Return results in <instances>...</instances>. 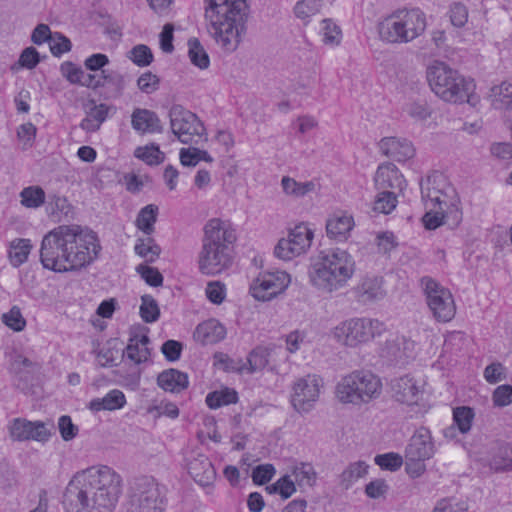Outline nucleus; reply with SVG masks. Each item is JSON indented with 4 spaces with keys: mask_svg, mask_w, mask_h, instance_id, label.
I'll list each match as a JSON object with an SVG mask.
<instances>
[{
    "mask_svg": "<svg viewBox=\"0 0 512 512\" xmlns=\"http://www.w3.org/2000/svg\"><path fill=\"white\" fill-rule=\"evenodd\" d=\"M120 483V476L110 467H90L70 480L63 495V505L67 512H113Z\"/></svg>",
    "mask_w": 512,
    "mask_h": 512,
    "instance_id": "nucleus-1",
    "label": "nucleus"
},
{
    "mask_svg": "<svg viewBox=\"0 0 512 512\" xmlns=\"http://www.w3.org/2000/svg\"><path fill=\"white\" fill-rule=\"evenodd\" d=\"M208 31L226 52H234L246 32L249 15L247 0H205Z\"/></svg>",
    "mask_w": 512,
    "mask_h": 512,
    "instance_id": "nucleus-2",
    "label": "nucleus"
},
{
    "mask_svg": "<svg viewBox=\"0 0 512 512\" xmlns=\"http://www.w3.org/2000/svg\"><path fill=\"white\" fill-rule=\"evenodd\" d=\"M237 236L228 222L210 219L204 226L202 248L198 255V267L204 275H217L228 269L233 261V244Z\"/></svg>",
    "mask_w": 512,
    "mask_h": 512,
    "instance_id": "nucleus-3",
    "label": "nucleus"
},
{
    "mask_svg": "<svg viewBox=\"0 0 512 512\" xmlns=\"http://www.w3.org/2000/svg\"><path fill=\"white\" fill-rule=\"evenodd\" d=\"M355 272V262L345 250L336 248L321 251L311 265L312 285L325 293L344 288Z\"/></svg>",
    "mask_w": 512,
    "mask_h": 512,
    "instance_id": "nucleus-4",
    "label": "nucleus"
},
{
    "mask_svg": "<svg viewBox=\"0 0 512 512\" xmlns=\"http://www.w3.org/2000/svg\"><path fill=\"white\" fill-rule=\"evenodd\" d=\"M425 29L426 16L418 8L396 10L378 24L380 39L390 44L411 42Z\"/></svg>",
    "mask_w": 512,
    "mask_h": 512,
    "instance_id": "nucleus-5",
    "label": "nucleus"
},
{
    "mask_svg": "<svg viewBox=\"0 0 512 512\" xmlns=\"http://www.w3.org/2000/svg\"><path fill=\"white\" fill-rule=\"evenodd\" d=\"M426 76L432 91L442 100L450 103L468 101L472 83L444 62H433L428 66Z\"/></svg>",
    "mask_w": 512,
    "mask_h": 512,
    "instance_id": "nucleus-6",
    "label": "nucleus"
},
{
    "mask_svg": "<svg viewBox=\"0 0 512 512\" xmlns=\"http://www.w3.org/2000/svg\"><path fill=\"white\" fill-rule=\"evenodd\" d=\"M78 232V225H60L49 231L42 239L40 261L44 268L63 272L66 260L69 259L73 240Z\"/></svg>",
    "mask_w": 512,
    "mask_h": 512,
    "instance_id": "nucleus-7",
    "label": "nucleus"
},
{
    "mask_svg": "<svg viewBox=\"0 0 512 512\" xmlns=\"http://www.w3.org/2000/svg\"><path fill=\"white\" fill-rule=\"evenodd\" d=\"M380 379L370 371H354L344 376L336 386V396L342 403L359 405L380 395Z\"/></svg>",
    "mask_w": 512,
    "mask_h": 512,
    "instance_id": "nucleus-8",
    "label": "nucleus"
},
{
    "mask_svg": "<svg viewBox=\"0 0 512 512\" xmlns=\"http://www.w3.org/2000/svg\"><path fill=\"white\" fill-rule=\"evenodd\" d=\"M384 330V323L377 319L351 318L337 325L333 330V335L339 343L356 347L381 335Z\"/></svg>",
    "mask_w": 512,
    "mask_h": 512,
    "instance_id": "nucleus-9",
    "label": "nucleus"
},
{
    "mask_svg": "<svg viewBox=\"0 0 512 512\" xmlns=\"http://www.w3.org/2000/svg\"><path fill=\"white\" fill-rule=\"evenodd\" d=\"M172 133L183 144L198 145L207 141L205 127L196 114L174 104L168 112Z\"/></svg>",
    "mask_w": 512,
    "mask_h": 512,
    "instance_id": "nucleus-10",
    "label": "nucleus"
},
{
    "mask_svg": "<svg viewBox=\"0 0 512 512\" xmlns=\"http://www.w3.org/2000/svg\"><path fill=\"white\" fill-rule=\"evenodd\" d=\"M131 489L127 512H164V495L154 478H138Z\"/></svg>",
    "mask_w": 512,
    "mask_h": 512,
    "instance_id": "nucleus-11",
    "label": "nucleus"
},
{
    "mask_svg": "<svg viewBox=\"0 0 512 512\" xmlns=\"http://www.w3.org/2000/svg\"><path fill=\"white\" fill-rule=\"evenodd\" d=\"M78 235L72 241L73 244L69 253V259L66 260L63 266V272L79 270L91 264L101 251V246L97 235L88 230H83L78 225Z\"/></svg>",
    "mask_w": 512,
    "mask_h": 512,
    "instance_id": "nucleus-12",
    "label": "nucleus"
},
{
    "mask_svg": "<svg viewBox=\"0 0 512 512\" xmlns=\"http://www.w3.org/2000/svg\"><path fill=\"white\" fill-rule=\"evenodd\" d=\"M426 296L427 305L434 318L439 322L450 321L456 313V306L451 292L429 276L420 280Z\"/></svg>",
    "mask_w": 512,
    "mask_h": 512,
    "instance_id": "nucleus-13",
    "label": "nucleus"
},
{
    "mask_svg": "<svg viewBox=\"0 0 512 512\" xmlns=\"http://www.w3.org/2000/svg\"><path fill=\"white\" fill-rule=\"evenodd\" d=\"M313 232L304 224L296 225L288 233L287 238L278 241L274 254L282 260H291L307 251L311 246Z\"/></svg>",
    "mask_w": 512,
    "mask_h": 512,
    "instance_id": "nucleus-14",
    "label": "nucleus"
},
{
    "mask_svg": "<svg viewBox=\"0 0 512 512\" xmlns=\"http://www.w3.org/2000/svg\"><path fill=\"white\" fill-rule=\"evenodd\" d=\"M9 436L13 441L47 442L51 436L53 424L42 421H29L25 418H14L7 426Z\"/></svg>",
    "mask_w": 512,
    "mask_h": 512,
    "instance_id": "nucleus-15",
    "label": "nucleus"
},
{
    "mask_svg": "<svg viewBox=\"0 0 512 512\" xmlns=\"http://www.w3.org/2000/svg\"><path fill=\"white\" fill-rule=\"evenodd\" d=\"M289 283L290 275L285 271L267 272L253 281L250 292L259 301H269L283 292Z\"/></svg>",
    "mask_w": 512,
    "mask_h": 512,
    "instance_id": "nucleus-16",
    "label": "nucleus"
},
{
    "mask_svg": "<svg viewBox=\"0 0 512 512\" xmlns=\"http://www.w3.org/2000/svg\"><path fill=\"white\" fill-rule=\"evenodd\" d=\"M322 379L317 375H307L298 379L293 386L291 403L300 413L310 411L319 398Z\"/></svg>",
    "mask_w": 512,
    "mask_h": 512,
    "instance_id": "nucleus-17",
    "label": "nucleus"
},
{
    "mask_svg": "<svg viewBox=\"0 0 512 512\" xmlns=\"http://www.w3.org/2000/svg\"><path fill=\"white\" fill-rule=\"evenodd\" d=\"M380 356L388 363L404 366L416 356V343L406 336H395L386 340Z\"/></svg>",
    "mask_w": 512,
    "mask_h": 512,
    "instance_id": "nucleus-18",
    "label": "nucleus"
},
{
    "mask_svg": "<svg viewBox=\"0 0 512 512\" xmlns=\"http://www.w3.org/2000/svg\"><path fill=\"white\" fill-rule=\"evenodd\" d=\"M435 454V446L430 430L426 427L418 428L411 436L406 448L405 459L428 460Z\"/></svg>",
    "mask_w": 512,
    "mask_h": 512,
    "instance_id": "nucleus-19",
    "label": "nucleus"
},
{
    "mask_svg": "<svg viewBox=\"0 0 512 512\" xmlns=\"http://www.w3.org/2000/svg\"><path fill=\"white\" fill-rule=\"evenodd\" d=\"M390 386L392 396L400 403L417 404L422 394L416 380L408 375L391 380Z\"/></svg>",
    "mask_w": 512,
    "mask_h": 512,
    "instance_id": "nucleus-20",
    "label": "nucleus"
},
{
    "mask_svg": "<svg viewBox=\"0 0 512 512\" xmlns=\"http://www.w3.org/2000/svg\"><path fill=\"white\" fill-rule=\"evenodd\" d=\"M131 126L139 134L162 133L164 128L156 112L135 108L131 114Z\"/></svg>",
    "mask_w": 512,
    "mask_h": 512,
    "instance_id": "nucleus-21",
    "label": "nucleus"
},
{
    "mask_svg": "<svg viewBox=\"0 0 512 512\" xmlns=\"http://www.w3.org/2000/svg\"><path fill=\"white\" fill-rule=\"evenodd\" d=\"M383 155L396 161H405L414 156L415 149L410 141L404 138L385 137L379 142Z\"/></svg>",
    "mask_w": 512,
    "mask_h": 512,
    "instance_id": "nucleus-22",
    "label": "nucleus"
},
{
    "mask_svg": "<svg viewBox=\"0 0 512 512\" xmlns=\"http://www.w3.org/2000/svg\"><path fill=\"white\" fill-rule=\"evenodd\" d=\"M188 472L195 482L203 487L212 484L216 478L212 462L203 454H197L189 460Z\"/></svg>",
    "mask_w": 512,
    "mask_h": 512,
    "instance_id": "nucleus-23",
    "label": "nucleus"
},
{
    "mask_svg": "<svg viewBox=\"0 0 512 512\" xmlns=\"http://www.w3.org/2000/svg\"><path fill=\"white\" fill-rule=\"evenodd\" d=\"M375 184L378 189L387 191L392 189L401 191L405 186V180L398 168L392 163L382 164L378 167L375 174Z\"/></svg>",
    "mask_w": 512,
    "mask_h": 512,
    "instance_id": "nucleus-24",
    "label": "nucleus"
},
{
    "mask_svg": "<svg viewBox=\"0 0 512 512\" xmlns=\"http://www.w3.org/2000/svg\"><path fill=\"white\" fill-rule=\"evenodd\" d=\"M157 384L166 392L180 393L188 388L189 378L186 373L170 368L158 375Z\"/></svg>",
    "mask_w": 512,
    "mask_h": 512,
    "instance_id": "nucleus-25",
    "label": "nucleus"
},
{
    "mask_svg": "<svg viewBox=\"0 0 512 512\" xmlns=\"http://www.w3.org/2000/svg\"><path fill=\"white\" fill-rule=\"evenodd\" d=\"M109 110L108 105L89 100L86 104V117L81 121L80 127L88 132L97 131L106 120Z\"/></svg>",
    "mask_w": 512,
    "mask_h": 512,
    "instance_id": "nucleus-26",
    "label": "nucleus"
},
{
    "mask_svg": "<svg viewBox=\"0 0 512 512\" xmlns=\"http://www.w3.org/2000/svg\"><path fill=\"white\" fill-rule=\"evenodd\" d=\"M225 327L215 319L200 323L195 330L194 337L202 344H214L225 338Z\"/></svg>",
    "mask_w": 512,
    "mask_h": 512,
    "instance_id": "nucleus-27",
    "label": "nucleus"
},
{
    "mask_svg": "<svg viewBox=\"0 0 512 512\" xmlns=\"http://www.w3.org/2000/svg\"><path fill=\"white\" fill-rule=\"evenodd\" d=\"M358 300L366 303L384 297L382 279L378 277L365 278L356 288Z\"/></svg>",
    "mask_w": 512,
    "mask_h": 512,
    "instance_id": "nucleus-28",
    "label": "nucleus"
},
{
    "mask_svg": "<svg viewBox=\"0 0 512 512\" xmlns=\"http://www.w3.org/2000/svg\"><path fill=\"white\" fill-rule=\"evenodd\" d=\"M354 226L351 216L341 215L333 216L327 220L326 231L328 237L335 240H344Z\"/></svg>",
    "mask_w": 512,
    "mask_h": 512,
    "instance_id": "nucleus-29",
    "label": "nucleus"
},
{
    "mask_svg": "<svg viewBox=\"0 0 512 512\" xmlns=\"http://www.w3.org/2000/svg\"><path fill=\"white\" fill-rule=\"evenodd\" d=\"M490 99L494 108L512 111V82L503 81L490 89Z\"/></svg>",
    "mask_w": 512,
    "mask_h": 512,
    "instance_id": "nucleus-30",
    "label": "nucleus"
},
{
    "mask_svg": "<svg viewBox=\"0 0 512 512\" xmlns=\"http://www.w3.org/2000/svg\"><path fill=\"white\" fill-rule=\"evenodd\" d=\"M126 403L125 395L118 389L111 390L103 398L93 399L89 403V408L92 411L98 412L101 410H116L122 408Z\"/></svg>",
    "mask_w": 512,
    "mask_h": 512,
    "instance_id": "nucleus-31",
    "label": "nucleus"
},
{
    "mask_svg": "<svg viewBox=\"0 0 512 512\" xmlns=\"http://www.w3.org/2000/svg\"><path fill=\"white\" fill-rule=\"evenodd\" d=\"M46 210L48 215L56 222H61L72 216V205L67 198L56 194L49 196Z\"/></svg>",
    "mask_w": 512,
    "mask_h": 512,
    "instance_id": "nucleus-32",
    "label": "nucleus"
},
{
    "mask_svg": "<svg viewBox=\"0 0 512 512\" xmlns=\"http://www.w3.org/2000/svg\"><path fill=\"white\" fill-rule=\"evenodd\" d=\"M150 339L147 335L132 337L126 347L127 357L136 364L146 362L150 357V350L147 347Z\"/></svg>",
    "mask_w": 512,
    "mask_h": 512,
    "instance_id": "nucleus-33",
    "label": "nucleus"
},
{
    "mask_svg": "<svg viewBox=\"0 0 512 512\" xmlns=\"http://www.w3.org/2000/svg\"><path fill=\"white\" fill-rule=\"evenodd\" d=\"M270 350L266 347L258 346L248 355L247 363L243 364L238 371L252 374L263 370L269 363Z\"/></svg>",
    "mask_w": 512,
    "mask_h": 512,
    "instance_id": "nucleus-34",
    "label": "nucleus"
},
{
    "mask_svg": "<svg viewBox=\"0 0 512 512\" xmlns=\"http://www.w3.org/2000/svg\"><path fill=\"white\" fill-rule=\"evenodd\" d=\"M32 244L29 239L16 238L9 244L8 256L14 267H19L25 263L31 252Z\"/></svg>",
    "mask_w": 512,
    "mask_h": 512,
    "instance_id": "nucleus-35",
    "label": "nucleus"
},
{
    "mask_svg": "<svg viewBox=\"0 0 512 512\" xmlns=\"http://www.w3.org/2000/svg\"><path fill=\"white\" fill-rule=\"evenodd\" d=\"M281 186L286 195L294 198L304 197L305 195L314 192L316 188L313 181L298 182L289 176L282 177Z\"/></svg>",
    "mask_w": 512,
    "mask_h": 512,
    "instance_id": "nucleus-36",
    "label": "nucleus"
},
{
    "mask_svg": "<svg viewBox=\"0 0 512 512\" xmlns=\"http://www.w3.org/2000/svg\"><path fill=\"white\" fill-rule=\"evenodd\" d=\"M237 401V392L229 388L210 392L207 394L205 399V402L210 409H217L221 406L234 404Z\"/></svg>",
    "mask_w": 512,
    "mask_h": 512,
    "instance_id": "nucleus-37",
    "label": "nucleus"
},
{
    "mask_svg": "<svg viewBox=\"0 0 512 512\" xmlns=\"http://www.w3.org/2000/svg\"><path fill=\"white\" fill-rule=\"evenodd\" d=\"M157 213L158 207L153 204H149L142 208L136 219V225L138 229L147 235H151L154 232V224L157 220Z\"/></svg>",
    "mask_w": 512,
    "mask_h": 512,
    "instance_id": "nucleus-38",
    "label": "nucleus"
},
{
    "mask_svg": "<svg viewBox=\"0 0 512 512\" xmlns=\"http://www.w3.org/2000/svg\"><path fill=\"white\" fill-rule=\"evenodd\" d=\"M490 467L495 471L512 470V447L507 444L499 446L492 455Z\"/></svg>",
    "mask_w": 512,
    "mask_h": 512,
    "instance_id": "nucleus-39",
    "label": "nucleus"
},
{
    "mask_svg": "<svg viewBox=\"0 0 512 512\" xmlns=\"http://www.w3.org/2000/svg\"><path fill=\"white\" fill-rule=\"evenodd\" d=\"M368 467L364 461L351 463L340 475L341 485L348 489L354 482L367 474Z\"/></svg>",
    "mask_w": 512,
    "mask_h": 512,
    "instance_id": "nucleus-40",
    "label": "nucleus"
},
{
    "mask_svg": "<svg viewBox=\"0 0 512 512\" xmlns=\"http://www.w3.org/2000/svg\"><path fill=\"white\" fill-rule=\"evenodd\" d=\"M188 48V56L193 65L200 69L209 67V56L197 38L188 40Z\"/></svg>",
    "mask_w": 512,
    "mask_h": 512,
    "instance_id": "nucleus-41",
    "label": "nucleus"
},
{
    "mask_svg": "<svg viewBox=\"0 0 512 512\" xmlns=\"http://www.w3.org/2000/svg\"><path fill=\"white\" fill-rule=\"evenodd\" d=\"M180 162L183 166L194 167L200 161L212 162L213 158L206 150L197 147L182 148L179 153Z\"/></svg>",
    "mask_w": 512,
    "mask_h": 512,
    "instance_id": "nucleus-42",
    "label": "nucleus"
},
{
    "mask_svg": "<svg viewBox=\"0 0 512 512\" xmlns=\"http://www.w3.org/2000/svg\"><path fill=\"white\" fill-rule=\"evenodd\" d=\"M21 204L26 208H39L45 203V192L40 186H28L20 192Z\"/></svg>",
    "mask_w": 512,
    "mask_h": 512,
    "instance_id": "nucleus-43",
    "label": "nucleus"
},
{
    "mask_svg": "<svg viewBox=\"0 0 512 512\" xmlns=\"http://www.w3.org/2000/svg\"><path fill=\"white\" fill-rule=\"evenodd\" d=\"M135 253L145 258L147 262H154L161 253V248L158 244L155 243V240L151 237H147L146 239H138L135 247Z\"/></svg>",
    "mask_w": 512,
    "mask_h": 512,
    "instance_id": "nucleus-44",
    "label": "nucleus"
},
{
    "mask_svg": "<svg viewBox=\"0 0 512 512\" xmlns=\"http://www.w3.org/2000/svg\"><path fill=\"white\" fill-rule=\"evenodd\" d=\"M139 313L144 322H156L160 316V309L157 301L151 295H143L141 297Z\"/></svg>",
    "mask_w": 512,
    "mask_h": 512,
    "instance_id": "nucleus-45",
    "label": "nucleus"
},
{
    "mask_svg": "<svg viewBox=\"0 0 512 512\" xmlns=\"http://www.w3.org/2000/svg\"><path fill=\"white\" fill-rule=\"evenodd\" d=\"M135 156L149 165H158L163 162L165 158L164 153L160 151L159 147L155 144L138 147L135 150Z\"/></svg>",
    "mask_w": 512,
    "mask_h": 512,
    "instance_id": "nucleus-46",
    "label": "nucleus"
},
{
    "mask_svg": "<svg viewBox=\"0 0 512 512\" xmlns=\"http://www.w3.org/2000/svg\"><path fill=\"white\" fill-rule=\"evenodd\" d=\"M473 419L474 411L470 407L461 406L453 410L454 423L463 434L467 433L471 429Z\"/></svg>",
    "mask_w": 512,
    "mask_h": 512,
    "instance_id": "nucleus-47",
    "label": "nucleus"
},
{
    "mask_svg": "<svg viewBox=\"0 0 512 512\" xmlns=\"http://www.w3.org/2000/svg\"><path fill=\"white\" fill-rule=\"evenodd\" d=\"M295 481L299 485L313 486L316 482L317 474L310 463H300L293 469Z\"/></svg>",
    "mask_w": 512,
    "mask_h": 512,
    "instance_id": "nucleus-48",
    "label": "nucleus"
},
{
    "mask_svg": "<svg viewBox=\"0 0 512 512\" xmlns=\"http://www.w3.org/2000/svg\"><path fill=\"white\" fill-rule=\"evenodd\" d=\"M128 58L139 67H146L153 61L151 49L144 44L134 46L128 53Z\"/></svg>",
    "mask_w": 512,
    "mask_h": 512,
    "instance_id": "nucleus-49",
    "label": "nucleus"
},
{
    "mask_svg": "<svg viewBox=\"0 0 512 512\" xmlns=\"http://www.w3.org/2000/svg\"><path fill=\"white\" fill-rule=\"evenodd\" d=\"M397 198L394 191H383L379 193L374 202V211L389 214L396 208Z\"/></svg>",
    "mask_w": 512,
    "mask_h": 512,
    "instance_id": "nucleus-50",
    "label": "nucleus"
},
{
    "mask_svg": "<svg viewBox=\"0 0 512 512\" xmlns=\"http://www.w3.org/2000/svg\"><path fill=\"white\" fill-rule=\"evenodd\" d=\"M404 111L416 121H424L431 116V108L426 101H412L405 105Z\"/></svg>",
    "mask_w": 512,
    "mask_h": 512,
    "instance_id": "nucleus-51",
    "label": "nucleus"
},
{
    "mask_svg": "<svg viewBox=\"0 0 512 512\" xmlns=\"http://www.w3.org/2000/svg\"><path fill=\"white\" fill-rule=\"evenodd\" d=\"M2 321L16 332L24 330L26 326V320L17 306H13L9 312L4 313L2 315Z\"/></svg>",
    "mask_w": 512,
    "mask_h": 512,
    "instance_id": "nucleus-52",
    "label": "nucleus"
},
{
    "mask_svg": "<svg viewBox=\"0 0 512 512\" xmlns=\"http://www.w3.org/2000/svg\"><path fill=\"white\" fill-rule=\"evenodd\" d=\"M136 272L140 274L142 279L150 286L158 287L163 283V276L157 268L150 267L146 264H139Z\"/></svg>",
    "mask_w": 512,
    "mask_h": 512,
    "instance_id": "nucleus-53",
    "label": "nucleus"
},
{
    "mask_svg": "<svg viewBox=\"0 0 512 512\" xmlns=\"http://www.w3.org/2000/svg\"><path fill=\"white\" fill-rule=\"evenodd\" d=\"M375 463L382 469L389 471L398 470L403 464V458L398 453H385L375 457Z\"/></svg>",
    "mask_w": 512,
    "mask_h": 512,
    "instance_id": "nucleus-54",
    "label": "nucleus"
},
{
    "mask_svg": "<svg viewBox=\"0 0 512 512\" xmlns=\"http://www.w3.org/2000/svg\"><path fill=\"white\" fill-rule=\"evenodd\" d=\"M320 8L319 0H302L298 1L294 7L295 15L300 19H306L317 13Z\"/></svg>",
    "mask_w": 512,
    "mask_h": 512,
    "instance_id": "nucleus-55",
    "label": "nucleus"
},
{
    "mask_svg": "<svg viewBox=\"0 0 512 512\" xmlns=\"http://www.w3.org/2000/svg\"><path fill=\"white\" fill-rule=\"evenodd\" d=\"M323 28V41L326 44H338L341 39V30L340 28L332 22L330 19H324L322 21Z\"/></svg>",
    "mask_w": 512,
    "mask_h": 512,
    "instance_id": "nucleus-56",
    "label": "nucleus"
},
{
    "mask_svg": "<svg viewBox=\"0 0 512 512\" xmlns=\"http://www.w3.org/2000/svg\"><path fill=\"white\" fill-rule=\"evenodd\" d=\"M275 472L272 464L258 465L252 471L253 482L258 485L266 484L272 479Z\"/></svg>",
    "mask_w": 512,
    "mask_h": 512,
    "instance_id": "nucleus-57",
    "label": "nucleus"
},
{
    "mask_svg": "<svg viewBox=\"0 0 512 512\" xmlns=\"http://www.w3.org/2000/svg\"><path fill=\"white\" fill-rule=\"evenodd\" d=\"M449 17L455 27H463L468 20V10L462 3H454L450 7Z\"/></svg>",
    "mask_w": 512,
    "mask_h": 512,
    "instance_id": "nucleus-58",
    "label": "nucleus"
},
{
    "mask_svg": "<svg viewBox=\"0 0 512 512\" xmlns=\"http://www.w3.org/2000/svg\"><path fill=\"white\" fill-rule=\"evenodd\" d=\"M160 80L158 76L151 72L143 73L137 80L138 88L146 94H151L159 87Z\"/></svg>",
    "mask_w": 512,
    "mask_h": 512,
    "instance_id": "nucleus-59",
    "label": "nucleus"
},
{
    "mask_svg": "<svg viewBox=\"0 0 512 512\" xmlns=\"http://www.w3.org/2000/svg\"><path fill=\"white\" fill-rule=\"evenodd\" d=\"M493 403L498 407H505L512 403V386L500 385L493 392Z\"/></svg>",
    "mask_w": 512,
    "mask_h": 512,
    "instance_id": "nucleus-60",
    "label": "nucleus"
},
{
    "mask_svg": "<svg viewBox=\"0 0 512 512\" xmlns=\"http://www.w3.org/2000/svg\"><path fill=\"white\" fill-rule=\"evenodd\" d=\"M484 378L490 384H496L506 378L505 367L500 362L488 365L484 370Z\"/></svg>",
    "mask_w": 512,
    "mask_h": 512,
    "instance_id": "nucleus-61",
    "label": "nucleus"
},
{
    "mask_svg": "<svg viewBox=\"0 0 512 512\" xmlns=\"http://www.w3.org/2000/svg\"><path fill=\"white\" fill-rule=\"evenodd\" d=\"M70 40L61 33H55L50 41V50L54 56H60L71 50Z\"/></svg>",
    "mask_w": 512,
    "mask_h": 512,
    "instance_id": "nucleus-62",
    "label": "nucleus"
},
{
    "mask_svg": "<svg viewBox=\"0 0 512 512\" xmlns=\"http://www.w3.org/2000/svg\"><path fill=\"white\" fill-rule=\"evenodd\" d=\"M40 62V55L38 51L30 46L25 48L20 54L18 64L27 69L35 68Z\"/></svg>",
    "mask_w": 512,
    "mask_h": 512,
    "instance_id": "nucleus-63",
    "label": "nucleus"
},
{
    "mask_svg": "<svg viewBox=\"0 0 512 512\" xmlns=\"http://www.w3.org/2000/svg\"><path fill=\"white\" fill-rule=\"evenodd\" d=\"M182 344L176 340H167L161 346V352L169 362L177 361L182 352Z\"/></svg>",
    "mask_w": 512,
    "mask_h": 512,
    "instance_id": "nucleus-64",
    "label": "nucleus"
}]
</instances>
